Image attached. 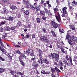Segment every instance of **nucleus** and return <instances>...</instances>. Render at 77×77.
<instances>
[{
	"instance_id": "4468645a",
	"label": "nucleus",
	"mask_w": 77,
	"mask_h": 77,
	"mask_svg": "<svg viewBox=\"0 0 77 77\" xmlns=\"http://www.w3.org/2000/svg\"><path fill=\"white\" fill-rule=\"evenodd\" d=\"M2 37L3 39H4L5 40L7 39V38H5L7 37V33H4L3 34Z\"/></svg>"
},
{
	"instance_id": "a18cd8bd",
	"label": "nucleus",
	"mask_w": 77,
	"mask_h": 77,
	"mask_svg": "<svg viewBox=\"0 0 77 77\" xmlns=\"http://www.w3.org/2000/svg\"><path fill=\"white\" fill-rule=\"evenodd\" d=\"M38 66H39V64L38 63H36L34 65V67H35V68H38Z\"/></svg>"
},
{
	"instance_id": "9b49d317",
	"label": "nucleus",
	"mask_w": 77,
	"mask_h": 77,
	"mask_svg": "<svg viewBox=\"0 0 77 77\" xmlns=\"http://www.w3.org/2000/svg\"><path fill=\"white\" fill-rule=\"evenodd\" d=\"M5 20L9 21H12L14 20V17L11 16L5 18Z\"/></svg>"
},
{
	"instance_id": "72a5a7b5",
	"label": "nucleus",
	"mask_w": 77,
	"mask_h": 77,
	"mask_svg": "<svg viewBox=\"0 0 77 77\" xmlns=\"http://www.w3.org/2000/svg\"><path fill=\"white\" fill-rule=\"evenodd\" d=\"M27 51L28 52V53L29 54H30L32 52V51L30 50V49H28L27 50Z\"/></svg>"
},
{
	"instance_id": "58836bf2",
	"label": "nucleus",
	"mask_w": 77,
	"mask_h": 77,
	"mask_svg": "<svg viewBox=\"0 0 77 77\" xmlns=\"http://www.w3.org/2000/svg\"><path fill=\"white\" fill-rule=\"evenodd\" d=\"M10 72L12 75H14V74H15L14 71L10 70Z\"/></svg>"
},
{
	"instance_id": "7ed1b4c3",
	"label": "nucleus",
	"mask_w": 77,
	"mask_h": 77,
	"mask_svg": "<svg viewBox=\"0 0 77 77\" xmlns=\"http://www.w3.org/2000/svg\"><path fill=\"white\" fill-rule=\"evenodd\" d=\"M23 58L26 59V55L24 54H23L21 53L20 56L19 57V60L23 66H24V62L22 60V59H23Z\"/></svg>"
},
{
	"instance_id": "052dcab7",
	"label": "nucleus",
	"mask_w": 77,
	"mask_h": 77,
	"mask_svg": "<svg viewBox=\"0 0 77 77\" xmlns=\"http://www.w3.org/2000/svg\"><path fill=\"white\" fill-rule=\"evenodd\" d=\"M18 74H19L20 75H23V73H22V72H18Z\"/></svg>"
},
{
	"instance_id": "de8ad7c7",
	"label": "nucleus",
	"mask_w": 77,
	"mask_h": 77,
	"mask_svg": "<svg viewBox=\"0 0 77 77\" xmlns=\"http://www.w3.org/2000/svg\"><path fill=\"white\" fill-rule=\"evenodd\" d=\"M57 48H60V49L62 47L60 45H57Z\"/></svg>"
},
{
	"instance_id": "a19ab883",
	"label": "nucleus",
	"mask_w": 77,
	"mask_h": 77,
	"mask_svg": "<svg viewBox=\"0 0 77 77\" xmlns=\"http://www.w3.org/2000/svg\"><path fill=\"white\" fill-rule=\"evenodd\" d=\"M17 25H18L19 26H22L21 23L20 21H18L17 22Z\"/></svg>"
},
{
	"instance_id": "423d86ee",
	"label": "nucleus",
	"mask_w": 77,
	"mask_h": 77,
	"mask_svg": "<svg viewBox=\"0 0 77 77\" xmlns=\"http://www.w3.org/2000/svg\"><path fill=\"white\" fill-rule=\"evenodd\" d=\"M66 9H67V8L66 7L63 8L62 11L63 13V14H62V17H65V16L66 15Z\"/></svg>"
},
{
	"instance_id": "c03bdc74",
	"label": "nucleus",
	"mask_w": 77,
	"mask_h": 77,
	"mask_svg": "<svg viewBox=\"0 0 77 77\" xmlns=\"http://www.w3.org/2000/svg\"><path fill=\"white\" fill-rule=\"evenodd\" d=\"M29 37H30V34H27L26 35V36H25V38H29Z\"/></svg>"
},
{
	"instance_id": "8fccbe9b",
	"label": "nucleus",
	"mask_w": 77,
	"mask_h": 77,
	"mask_svg": "<svg viewBox=\"0 0 77 77\" xmlns=\"http://www.w3.org/2000/svg\"><path fill=\"white\" fill-rule=\"evenodd\" d=\"M54 64L55 65H56L57 67H58L59 66V65H58V64L56 62H54Z\"/></svg>"
},
{
	"instance_id": "4c0bfd02",
	"label": "nucleus",
	"mask_w": 77,
	"mask_h": 77,
	"mask_svg": "<svg viewBox=\"0 0 77 77\" xmlns=\"http://www.w3.org/2000/svg\"><path fill=\"white\" fill-rule=\"evenodd\" d=\"M5 30H11V29H10V27H9V26H7L5 28Z\"/></svg>"
},
{
	"instance_id": "ddd939ff",
	"label": "nucleus",
	"mask_w": 77,
	"mask_h": 77,
	"mask_svg": "<svg viewBox=\"0 0 77 77\" xmlns=\"http://www.w3.org/2000/svg\"><path fill=\"white\" fill-rule=\"evenodd\" d=\"M45 12L44 10L40 11V14L41 16H45Z\"/></svg>"
},
{
	"instance_id": "f8f14e48",
	"label": "nucleus",
	"mask_w": 77,
	"mask_h": 77,
	"mask_svg": "<svg viewBox=\"0 0 77 77\" xmlns=\"http://www.w3.org/2000/svg\"><path fill=\"white\" fill-rule=\"evenodd\" d=\"M69 26L71 29H72V30H75V26L74 25H72L71 24H70L69 25Z\"/></svg>"
},
{
	"instance_id": "0e129e2a",
	"label": "nucleus",
	"mask_w": 77,
	"mask_h": 77,
	"mask_svg": "<svg viewBox=\"0 0 77 77\" xmlns=\"http://www.w3.org/2000/svg\"><path fill=\"white\" fill-rule=\"evenodd\" d=\"M51 75L52 76V77H56L55 76V75H54V73H52L51 74Z\"/></svg>"
},
{
	"instance_id": "f03ea898",
	"label": "nucleus",
	"mask_w": 77,
	"mask_h": 77,
	"mask_svg": "<svg viewBox=\"0 0 77 77\" xmlns=\"http://www.w3.org/2000/svg\"><path fill=\"white\" fill-rule=\"evenodd\" d=\"M23 3L26 6V8L27 9H28L29 6V8L31 9V10L32 11H33V10H35V7H34V6H33L29 2V1H27L25 0H23Z\"/></svg>"
},
{
	"instance_id": "6e6552de",
	"label": "nucleus",
	"mask_w": 77,
	"mask_h": 77,
	"mask_svg": "<svg viewBox=\"0 0 77 77\" xmlns=\"http://www.w3.org/2000/svg\"><path fill=\"white\" fill-rule=\"evenodd\" d=\"M41 6L40 5H37L35 7V12L36 13H37L38 11H40L41 10Z\"/></svg>"
},
{
	"instance_id": "4d7b16f0",
	"label": "nucleus",
	"mask_w": 77,
	"mask_h": 77,
	"mask_svg": "<svg viewBox=\"0 0 77 77\" xmlns=\"http://www.w3.org/2000/svg\"><path fill=\"white\" fill-rule=\"evenodd\" d=\"M8 57H9V58L10 59H12V56H11L9 54H8Z\"/></svg>"
},
{
	"instance_id": "473e14b6",
	"label": "nucleus",
	"mask_w": 77,
	"mask_h": 77,
	"mask_svg": "<svg viewBox=\"0 0 77 77\" xmlns=\"http://www.w3.org/2000/svg\"><path fill=\"white\" fill-rule=\"evenodd\" d=\"M36 21L37 23H41V20L39 18H36Z\"/></svg>"
},
{
	"instance_id": "79ce46f5",
	"label": "nucleus",
	"mask_w": 77,
	"mask_h": 77,
	"mask_svg": "<svg viewBox=\"0 0 77 77\" xmlns=\"http://www.w3.org/2000/svg\"><path fill=\"white\" fill-rule=\"evenodd\" d=\"M42 18L44 21H45V20H46V17H45L44 16H43L42 17Z\"/></svg>"
},
{
	"instance_id": "774afa93",
	"label": "nucleus",
	"mask_w": 77,
	"mask_h": 77,
	"mask_svg": "<svg viewBox=\"0 0 77 77\" xmlns=\"http://www.w3.org/2000/svg\"><path fill=\"white\" fill-rule=\"evenodd\" d=\"M45 46L47 48H48V47H49V46H48V44H46Z\"/></svg>"
},
{
	"instance_id": "603ef678",
	"label": "nucleus",
	"mask_w": 77,
	"mask_h": 77,
	"mask_svg": "<svg viewBox=\"0 0 77 77\" xmlns=\"http://www.w3.org/2000/svg\"><path fill=\"white\" fill-rule=\"evenodd\" d=\"M10 30H15V27H11L10 29Z\"/></svg>"
},
{
	"instance_id": "f3484780",
	"label": "nucleus",
	"mask_w": 77,
	"mask_h": 77,
	"mask_svg": "<svg viewBox=\"0 0 77 77\" xmlns=\"http://www.w3.org/2000/svg\"><path fill=\"white\" fill-rule=\"evenodd\" d=\"M60 50H61V51L62 52V53H65V54H66V53H67V51H64V49H63V48L62 47H61V48L60 49Z\"/></svg>"
},
{
	"instance_id": "e2e57ef3",
	"label": "nucleus",
	"mask_w": 77,
	"mask_h": 77,
	"mask_svg": "<svg viewBox=\"0 0 77 77\" xmlns=\"http://www.w3.org/2000/svg\"><path fill=\"white\" fill-rule=\"evenodd\" d=\"M72 41L70 39H69L68 40V42L69 43L71 42Z\"/></svg>"
},
{
	"instance_id": "5701e85b",
	"label": "nucleus",
	"mask_w": 77,
	"mask_h": 77,
	"mask_svg": "<svg viewBox=\"0 0 77 77\" xmlns=\"http://www.w3.org/2000/svg\"><path fill=\"white\" fill-rule=\"evenodd\" d=\"M58 27H59V24L56 23L53 26V27L55 29H57Z\"/></svg>"
},
{
	"instance_id": "09e8293b",
	"label": "nucleus",
	"mask_w": 77,
	"mask_h": 77,
	"mask_svg": "<svg viewBox=\"0 0 77 77\" xmlns=\"http://www.w3.org/2000/svg\"><path fill=\"white\" fill-rule=\"evenodd\" d=\"M6 24V22H2L0 23V26L3 25V24Z\"/></svg>"
},
{
	"instance_id": "864d4df0",
	"label": "nucleus",
	"mask_w": 77,
	"mask_h": 77,
	"mask_svg": "<svg viewBox=\"0 0 77 77\" xmlns=\"http://www.w3.org/2000/svg\"><path fill=\"white\" fill-rule=\"evenodd\" d=\"M54 12H57L58 11V10L56 8H54Z\"/></svg>"
},
{
	"instance_id": "3c124183",
	"label": "nucleus",
	"mask_w": 77,
	"mask_h": 77,
	"mask_svg": "<svg viewBox=\"0 0 77 77\" xmlns=\"http://www.w3.org/2000/svg\"><path fill=\"white\" fill-rule=\"evenodd\" d=\"M32 38H35V35L34 34H32Z\"/></svg>"
},
{
	"instance_id": "7c9ffc66",
	"label": "nucleus",
	"mask_w": 77,
	"mask_h": 77,
	"mask_svg": "<svg viewBox=\"0 0 77 77\" xmlns=\"http://www.w3.org/2000/svg\"><path fill=\"white\" fill-rule=\"evenodd\" d=\"M59 31L60 33H64V32H63L64 30L63 29H60L59 28Z\"/></svg>"
},
{
	"instance_id": "0eeeda50",
	"label": "nucleus",
	"mask_w": 77,
	"mask_h": 77,
	"mask_svg": "<svg viewBox=\"0 0 77 77\" xmlns=\"http://www.w3.org/2000/svg\"><path fill=\"white\" fill-rule=\"evenodd\" d=\"M66 59L68 61L69 60L70 63L71 65H73V63H72V60L71 57H70V56L68 55H67L66 57Z\"/></svg>"
},
{
	"instance_id": "4be33fe9",
	"label": "nucleus",
	"mask_w": 77,
	"mask_h": 77,
	"mask_svg": "<svg viewBox=\"0 0 77 77\" xmlns=\"http://www.w3.org/2000/svg\"><path fill=\"white\" fill-rule=\"evenodd\" d=\"M5 46H0V50L2 51V52H4V48L3 47H4Z\"/></svg>"
},
{
	"instance_id": "69168bd1",
	"label": "nucleus",
	"mask_w": 77,
	"mask_h": 77,
	"mask_svg": "<svg viewBox=\"0 0 77 77\" xmlns=\"http://www.w3.org/2000/svg\"><path fill=\"white\" fill-rule=\"evenodd\" d=\"M13 77H19V76H18V75H17L16 74H15L13 76Z\"/></svg>"
},
{
	"instance_id": "bf43d9fd",
	"label": "nucleus",
	"mask_w": 77,
	"mask_h": 77,
	"mask_svg": "<svg viewBox=\"0 0 77 77\" xmlns=\"http://www.w3.org/2000/svg\"><path fill=\"white\" fill-rule=\"evenodd\" d=\"M27 53H28L27 50H26V51H24L23 52V54H27Z\"/></svg>"
},
{
	"instance_id": "6ab92c4d",
	"label": "nucleus",
	"mask_w": 77,
	"mask_h": 77,
	"mask_svg": "<svg viewBox=\"0 0 77 77\" xmlns=\"http://www.w3.org/2000/svg\"><path fill=\"white\" fill-rule=\"evenodd\" d=\"M58 65L60 67H62L63 66V63L62 62V61H60L59 62Z\"/></svg>"
},
{
	"instance_id": "ea45409f",
	"label": "nucleus",
	"mask_w": 77,
	"mask_h": 77,
	"mask_svg": "<svg viewBox=\"0 0 77 77\" xmlns=\"http://www.w3.org/2000/svg\"><path fill=\"white\" fill-rule=\"evenodd\" d=\"M72 3L73 4V5H77V2L75 0L73 1Z\"/></svg>"
},
{
	"instance_id": "680f3d73",
	"label": "nucleus",
	"mask_w": 77,
	"mask_h": 77,
	"mask_svg": "<svg viewBox=\"0 0 77 77\" xmlns=\"http://www.w3.org/2000/svg\"><path fill=\"white\" fill-rule=\"evenodd\" d=\"M36 74L37 75H38V74H39L40 73H39V72L38 71V70H36Z\"/></svg>"
},
{
	"instance_id": "f257e3e1",
	"label": "nucleus",
	"mask_w": 77,
	"mask_h": 77,
	"mask_svg": "<svg viewBox=\"0 0 77 77\" xmlns=\"http://www.w3.org/2000/svg\"><path fill=\"white\" fill-rule=\"evenodd\" d=\"M49 59H51V57L52 59H55V61L57 62H59V55L58 54L55 53H51V54H49L48 55Z\"/></svg>"
},
{
	"instance_id": "bb28decb",
	"label": "nucleus",
	"mask_w": 77,
	"mask_h": 77,
	"mask_svg": "<svg viewBox=\"0 0 77 77\" xmlns=\"http://www.w3.org/2000/svg\"><path fill=\"white\" fill-rule=\"evenodd\" d=\"M24 14L26 15H28L29 14V11L28 10H26L24 11Z\"/></svg>"
},
{
	"instance_id": "cd10ccee",
	"label": "nucleus",
	"mask_w": 77,
	"mask_h": 77,
	"mask_svg": "<svg viewBox=\"0 0 77 77\" xmlns=\"http://www.w3.org/2000/svg\"><path fill=\"white\" fill-rule=\"evenodd\" d=\"M70 38V35H69V34H67L66 35L65 40H66V39H67V40H68V39H69Z\"/></svg>"
},
{
	"instance_id": "20e7f679",
	"label": "nucleus",
	"mask_w": 77,
	"mask_h": 77,
	"mask_svg": "<svg viewBox=\"0 0 77 77\" xmlns=\"http://www.w3.org/2000/svg\"><path fill=\"white\" fill-rule=\"evenodd\" d=\"M40 40L41 41H43L44 42H46V43L50 44V41L48 40V38L44 36H41L40 38Z\"/></svg>"
},
{
	"instance_id": "1a4fd4ad",
	"label": "nucleus",
	"mask_w": 77,
	"mask_h": 77,
	"mask_svg": "<svg viewBox=\"0 0 77 77\" xmlns=\"http://www.w3.org/2000/svg\"><path fill=\"white\" fill-rule=\"evenodd\" d=\"M8 2H9V0H2V1H0V4L3 5V6H5L4 5L8 3Z\"/></svg>"
},
{
	"instance_id": "2eb2a0df",
	"label": "nucleus",
	"mask_w": 77,
	"mask_h": 77,
	"mask_svg": "<svg viewBox=\"0 0 77 77\" xmlns=\"http://www.w3.org/2000/svg\"><path fill=\"white\" fill-rule=\"evenodd\" d=\"M64 63V64H66V65L68 66H71V64L70 63H68V62H67V61L66 60H64L63 61Z\"/></svg>"
},
{
	"instance_id": "412c9836",
	"label": "nucleus",
	"mask_w": 77,
	"mask_h": 77,
	"mask_svg": "<svg viewBox=\"0 0 77 77\" xmlns=\"http://www.w3.org/2000/svg\"><path fill=\"white\" fill-rule=\"evenodd\" d=\"M54 67H55L54 69L56 70V72H61L60 70H59V68H58L56 66H54Z\"/></svg>"
},
{
	"instance_id": "c9c22d12",
	"label": "nucleus",
	"mask_w": 77,
	"mask_h": 77,
	"mask_svg": "<svg viewBox=\"0 0 77 77\" xmlns=\"http://www.w3.org/2000/svg\"><path fill=\"white\" fill-rule=\"evenodd\" d=\"M30 54L31 56H35V52L32 51Z\"/></svg>"
},
{
	"instance_id": "49530a36",
	"label": "nucleus",
	"mask_w": 77,
	"mask_h": 77,
	"mask_svg": "<svg viewBox=\"0 0 77 77\" xmlns=\"http://www.w3.org/2000/svg\"><path fill=\"white\" fill-rule=\"evenodd\" d=\"M35 57L34 58H31L30 61H33V62H34V61H35Z\"/></svg>"
},
{
	"instance_id": "37998d69",
	"label": "nucleus",
	"mask_w": 77,
	"mask_h": 77,
	"mask_svg": "<svg viewBox=\"0 0 77 77\" xmlns=\"http://www.w3.org/2000/svg\"><path fill=\"white\" fill-rule=\"evenodd\" d=\"M0 60L2 61H5V60L1 56H0Z\"/></svg>"
},
{
	"instance_id": "c85d7f7f",
	"label": "nucleus",
	"mask_w": 77,
	"mask_h": 77,
	"mask_svg": "<svg viewBox=\"0 0 77 77\" xmlns=\"http://www.w3.org/2000/svg\"><path fill=\"white\" fill-rule=\"evenodd\" d=\"M44 9L45 11V13H46V14H48L50 13V11H49L45 8H44Z\"/></svg>"
},
{
	"instance_id": "e433bc0d",
	"label": "nucleus",
	"mask_w": 77,
	"mask_h": 77,
	"mask_svg": "<svg viewBox=\"0 0 77 77\" xmlns=\"http://www.w3.org/2000/svg\"><path fill=\"white\" fill-rule=\"evenodd\" d=\"M41 73L42 74H44L45 75L46 74V72H45L44 70H42Z\"/></svg>"
},
{
	"instance_id": "9d476101",
	"label": "nucleus",
	"mask_w": 77,
	"mask_h": 77,
	"mask_svg": "<svg viewBox=\"0 0 77 77\" xmlns=\"http://www.w3.org/2000/svg\"><path fill=\"white\" fill-rule=\"evenodd\" d=\"M38 57H42V53H43V51L41 50V49H39L38 50Z\"/></svg>"
},
{
	"instance_id": "13d9d810",
	"label": "nucleus",
	"mask_w": 77,
	"mask_h": 77,
	"mask_svg": "<svg viewBox=\"0 0 77 77\" xmlns=\"http://www.w3.org/2000/svg\"><path fill=\"white\" fill-rule=\"evenodd\" d=\"M16 52L17 53H18V54H21V52H20V51L18 50Z\"/></svg>"
},
{
	"instance_id": "aec40b11",
	"label": "nucleus",
	"mask_w": 77,
	"mask_h": 77,
	"mask_svg": "<svg viewBox=\"0 0 77 77\" xmlns=\"http://www.w3.org/2000/svg\"><path fill=\"white\" fill-rule=\"evenodd\" d=\"M4 10V11H3V13H4V14H7L8 12V10L6 8H5L3 9Z\"/></svg>"
},
{
	"instance_id": "a211bd4d",
	"label": "nucleus",
	"mask_w": 77,
	"mask_h": 77,
	"mask_svg": "<svg viewBox=\"0 0 77 77\" xmlns=\"http://www.w3.org/2000/svg\"><path fill=\"white\" fill-rule=\"evenodd\" d=\"M43 62L45 63H46V64H49V62L47 59H45Z\"/></svg>"
},
{
	"instance_id": "c756f323",
	"label": "nucleus",
	"mask_w": 77,
	"mask_h": 77,
	"mask_svg": "<svg viewBox=\"0 0 77 77\" xmlns=\"http://www.w3.org/2000/svg\"><path fill=\"white\" fill-rule=\"evenodd\" d=\"M56 23H55V22L54 21H52L51 23V26H53Z\"/></svg>"
},
{
	"instance_id": "6e6d98bb",
	"label": "nucleus",
	"mask_w": 77,
	"mask_h": 77,
	"mask_svg": "<svg viewBox=\"0 0 77 77\" xmlns=\"http://www.w3.org/2000/svg\"><path fill=\"white\" fill-rule=\"evenodd\" d=\"M69 44L70 45H73V43H72V41L70 42V43H69Z\"/></svg>"
},
{
	"instance_id": "dca6fc26",
	"label": "nucleus",
	"mask_w": 77,
	"mask_h": 77,
	"mask_svg": "<svg viewBox=\"0 0 77 77\" xmlns=\"http://www.w3.org/2000/svg\"><path fill=\"white\" fill-rule=\"evenodd\" d=\"M39 60H38V62L39 63H40V61H41V64H43V62L42 61H43V60H42V59H44L43 58H42V57L41 58V57H39Z\"/></svg>"
},
{
	"instance_id": "338daca9",
	"label": "nucleus",
	"mask_w": 77,
	"mask_h": 77,
	"mask_svg": "<svg viewBox=\"0 0 77 77\" xmlns=\"http://www.w3.org/2000/svg\"><path fill=\"white\" fill-rule=\"evenodd\" d=\"M21 11L22 12H23L24 11V9L23 8L21 9Z\"/></svg>"
},
{
	"instance_id": "b1692460",
	"label": "nucleus",
	"mask_w": 77,
	"mask_h": 77,
	"mask_svg": "<svg viewBox=\"0 0 77 77\" xmlns=\"http://www.w3.org/2000/svg\"><path fill=\"white\" fill-rule=\"evenodd\" d=\"M5 71V69L2 68H0V74H2L3 73L4 71Z\"/></svg>"
},
{
	"instance_id": "39448f33",
	"label": "nucleus",
	"mask_w": 77,
	"mask_h": 77,
	"mask_svg": "<svg viewBox=\"0 0 77 77\" xmlns=\"http://www.w3.org/2000/svg\"><path fill=\"white\" fill-rule=\"evenodd\" d=\"M55 17L56 18V19L59 23H61V17H60V15L59 12H57V15H55Z\"/></svg>"
},
{
	"instance_id": "2f4dec72",
	"label": "nucleus",
	"mask_w": 77,
	"mask_h": 77,
	"mask_svg": "<svg viewBox=\"0 0 77 77\" xmlns=\"http://www.w3.org/2000/svg\"><path fill=\"white\" fill-rule=\"evenodd\" d=\"M71 39H72L73 41H75V38L74 36L72 35L71 37Z\"/></svg>"
},
{
	"instance_id": "393cba45",
	"label": "nucleus",
	"mask_w": 77,
	"mask_h": 77,
	"mask_svg": "<svg viewBox=\"0 0 77 77\" xmlns=\"http://www.w3.org/2000/svg\"><path fill=\"white\" fill-rule=\"evenodd\" d=\"M10 8L11 9H17V7L14 6V5H12L10 7Z\"/></svg>"
},
{
	"instance_id": "5fc2aeb1",
	"label": "nucleus",
	"mask_w": 77,
	"mask_h": 77,
	"mask_svg": "<svg viewBox=\"0 0 77 77\" xmlns=\"http://www.w3.org/2000/svg\"><path fill=\"white\" fill-rule=\"evenodd\" d=\"M0 31L1 32H3V29L2 27H1L0 28Z\"/></svg>"
},
{
	"instance_id": "f704fd0d",
	"label": "nucleus",
	"mask_w": 77,
	"mask_h": 77,
	"mask_svg": "<svg viewBox=\"0 0 77 77\" xmlns=\"http://www.w3.org/2000/svg\"><path fill=\"white\" fill-rule=\"evenodd\" d=\"M51 72L52 73H54V72H56V70L54 69V68H52L51 69Z\"/></svg>"
},
{
	"instance_id": "a878e982",
	"label": "nucleus",
	"mask_w": 77,
	"mask_h": 77,
	"mask_svg": "<svg viewBox=\"0 0 77 77\" xmlns=\"http://www.w3.org/2000/svg\"><path fill=\"white\" fill-rule=\"evenodd\" d=\"M0 45L5 46V45L3 44V41H2L1 38H0Z\"/></svg>"
}]
</instances>
